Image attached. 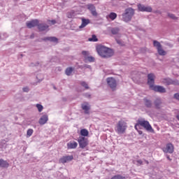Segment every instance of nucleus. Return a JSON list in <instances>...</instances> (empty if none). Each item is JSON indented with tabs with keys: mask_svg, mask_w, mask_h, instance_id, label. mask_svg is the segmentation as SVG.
Returning a JSON list of instances; mask_svg holds the SVG:
<instances>
[{
	"mask_svg": "<svg viewBox=\"0 0 179 179\" xmlns=\"http://www.w3.org/2000/svg\"><path fill=\"white\" fill-rule=\"evenodd\" d=\"M96 52L102 58H111L114 55V50L103 45L96 47Z\"/></svg>",
	"mask_w": 179,
	"mask_h": 179,
	"instance_id": "1",
	"label": "nucleus"
},
{
	"mask_svg": "<svg viewBox=\"0 0 179 179\" xmlns=\"http://www.w3.org/2000/svg\"><path fill=\"white\" fill-rule=\"evenodd\" d=\"M143 127L148 131V132H151L152 134H155V129L152 127V125H150V123H149V121L148 120H138L137 123L135 124L134 128L138 131V135H143V131L141 130H138V127Z\"/></svg>",
	"mask_w": 179,
	"mask_h": 179,
	"instance_id": "2",
	"label": "nucleus"
},
{
	"mask_svg": "<svg viewBox=\"0 0 179 179\" xmlns=\"http://www.w3.org/2000/svg\"><path fill=\"white\" fill-rule=\"evenodd\" d=\"M135 15V9L131 7L125 9L124 13L122 15L123 22L128 23L132 20V17Z\"/></svg>",
	"mask_w": 179,
	"mask_h": 179,
	"instance_id": "3",
	"label": "nucleus"
},
{
	"mask_svg": "<svg viewBox=\"0 0 179 179\" xmlns=\"http://www.w3.org/2000/svg\"><path fill=\"white\" fill-rule=\"evenodd\" d=\"M127 127V122L123 120H120L116 125L115 131L118 134H125Z\"/></svg>",
	"mask_w": 179,
	"mask_h": 179,
	"instance_id": "4",
	"label": "nucleus"
},
{
	"mask_svg": "<svg viewBox=\"0 0 179 179\" xmlns=\"http://www.w3.org/2000/svg\"><path fill=\"white\" fill-rule=\"evenodd\" d=\"M81 54L84 57L83 62L85 64H89V62H94V61H96L94 57L89 56V51L83 50Z\"/></svg>",
	"mask_w": 179,
	"mask_h": 179,
	"instance_id": "5",
	"label": "nucleus"
},
{
	"mask_svg": "<svg viewBox=\"0 0 179 179\" xmlns=\"http://www.w3.org/2000/svg\"><path fill=\"white\" fill-rule=\"evenodd\" d=\"M137 9L138 12H148L149 13H152L153 10V8H152V6H145L144 4H142L141 3L137 4Z\"/></svg>",
	"mask_w": 179,
	"mask_h": 179,
	"instance_id": "6",
	"label": "nucleus"
},
{
	"mask_svg": "<svg viewBox=\"0 0 179 179\" xmlns=\"http://www.w3.org/2000/svg\"><path fill=\"white\" fill-rule=\"evenodd\" d=\"M77 141L80 149H85L89 145V139L86 137H78Z\"/></svg>",
	"mask_w": 179,
	"mask_h": 179,
	"instance_id": "7",
	"label": "nucleus"
},
{
	"mask_svg": "<svg viewBox=\"0 0 179 179\" xmlns=\"http://www.w3.org/2000/svg\"><path fill=\"white\" fill-rule=\"evenodd\" d=\"M107 85L110 87L112 90L117 89V80L113 77H108L106 78Z\"/></svg>",
	"mask_w": 179,
	"mask_h": 179,
	"instance_id": "8",
	"label": "nucleus"
},
{
	"mask_svg": "<svg viewBox=\"0 0 179 179\" xmlns=\"http://www.w3.org/2000/svg\"><path fill=\"white\" fill-rule=\"evenodd\" d=\"M162 150L164 153H169L170 155H172V153H174V145L171 143H168L166 144L165 147L162 148Z\"/></svg>",
	"mask_w": 179,
	"mask_h": 179,
	"instance_id": "9",
	"label": "nucleus"
},
{
	"mask_svg": "<svg viewBox=\"0 0 179 179\" xmlns=\"http://www.w3.org/2000/svg\"><path fill=\"white\" fill-rule=\"evenodd\" d=\"M148 81L147 84L150 87V89L152 88L155 85V80L156 79V76H155V73H150L147 76Z\"/></svg>",
	"mask_w": 179,
	"mask_h": 179,
	"instance_id": "10",
	"label": "nucleus"
},
{
	"mask_svg": "<svg viewBox=\"0 0 179 179\" xmlns=\"http://www.w3.org/2000/svg\"><path fill=\"white\" fill-rule=\"evenodd\" d=\"M40 21L37 19L31 20L26 22V26L28 29H33V27H38Z\"/></svg>",
	"mask_w": 179,
	"mask_h": 179,
	"instance_id": "11",
	"label": "nucleus"
},
{
	"mask_svg": "<svg viewBox=\"0 0 179 179\" xmlns=\"http://www.w3.org/2000/svg\"><path fill=\"white\" fill-rule=\"evenodd\" d=\"M151 90H153L156 93H166V88L162 85H154L150 88Z\"/></svg>",
	"mask_w": 179,
	"mask_h": 179,
	"instance_id": "12",
	"label": "nucleus"
},
{
	"mask_svg": "<svg viewBox=\"0 0 179 179\" xmlns=\"http://www.w3.org/2000/svg\"><path fill=\"white\" fill-rule=\"evenodd\" d=\"M38 30L39 31H50V26L46 23H38Z\"/></svg>",
	"mask_w": 179,
	"mask_h": 179,
	"instance_id": "13",
	"label": "nucleus"
},
{
	"mask_svg": "<svg viewBox=\"0 0 179 179\" xmlns=\"http://www.w3.org/2000/svg\"><path fill=\"white\" fill-rule=\"evenodd\" d=\"M164 82L166 83L168 86L170 85H175L176 86L179 85L178 80H173L170 78H164Z\"/></svg>",
	"mask_w": 179,
	"mask_h": 179,
	"instance_id": "14",
	"label": "nucleus"
},
{
	"mask_svg": "<svg viewBox=\"0 0 179 179\" xmlns=\"http://www.w3.org/2000/svg\"><path fill=\"white\" fill-rule=\"evenodd\" d=\"M73 159V155L63 156L59 159V162L62 163V164H65V163H68V162H72Z\"/></svg>",
	"mask_w": 179,
	"mask_h": 179,
	"instance_id": "15",
	"label": "nucleus"
},
{
	"mask_svg": "<svg viewBox=\"0 0 179 179\" xmlns=\"http://www.w3.org/2000/svg\"><path fill=\"white\" fill-rule=\"evenodd\" d=\"M143 101L146 108H152L153 107V102H152V100L148 99L147 97L143 98Z\"/></svg>",
	"mask_w": 179,
	"mask_h": 179,
	"instance_id": "16",
	"label": "nucleus"
},
{
	"mask_svg": "<svg viewBox=\"0 0 179 179\" xmlns=\"http://www.w3.org/2000/svg\"><path fill=\"white\" fill-rule=\"evenodd\" d=\"M48 121V115L45 114L40 117L38 120V124L39 125H45V124H47Z\"/></svg>",
	"mask_w": 179,
	"mask_h": 179,
	"instance_id": "17",
	"label": "nucleus"
},
{
	"mask_svg": "<svg viewBox=\"0 0 179 179\" xmlns=\"http://www.w3.org/2000/svg\"><path fill=\"white\" fill-rule=\"evenodd\" d=\"M42 41H50V43H58V38L55 36H46L41 38Z\"/></svg>",
	"mask_w": 179,
	"mask_h": 179,
	"instance_id": "18",
	"label": "nucleus"
},
{
	"mask_svg": "<svg viewBox=\"0 0 179 179\" xmlns=\"http://www.w3.org/2000/svg\"><path fill=\"white\" fill-rule=\"evenodd\" d=\"M87 9L91 12L92 16H97V11H96V6L93 4H88Z\"/></svg>",
	"mask_w": 179,
	"mask_h": 179,
	"instance_id": "19",
	"label": "nucleus"
},
{
	"mask_svg": "<svg viewBox=\"0 0 179 179\" xmlns=\"http://www.w3.org/2000/svg\"><path fill=\"white\" fill-rule=\"evenodd\" d=\"M81 108L84 110L85 114H90V106L88 102L81 105Z\"/></svg>",
	"mask_w": 179,
	"mask_h": 179,
	"instance_id": "20",
	"label": "nucleus"
},
{
	"mask_svg": "<svg viewBox=\"0 0 179 179\" xmlns=\"http://www.w3.org/2000/svg\"><path fill=\"white\" fill-rule=\"evenodd\" d=\"M162 99L160 98H157L154 101V105L156 110H160V108H162Z\"/></svg>",
	"mask_w": 179,
	"mask_h": 179,
	"instance_id": "21",
	"label": "nucleus"
},
{
	"mask_svg": "<svg viewBox=\"0 0 179 179\" xmlns=\"http://www.w3.org/2000/svg\"><path fill=\"white\" fill-rule=\"evenodd\" d=\"M9 162L3 159H0V169H8Z\"/></svg>",
	"mask_w": 179,
	"mask_h": 179,
	"instance_id": "22",
	"label": "nucleus"
},
{
	"mask_svg": "<svg viewBox=\"0 0 179 179\" xmlns=\"http://www.w3.org/2000/svg\"><path fill=\"white\" fill-rule=\"evenodd\" d=\"M82 23L80 24V26L79 27V29H83L85 27H86L87 26V24H89V23H90V20L89 19H86V18H82Z\"/></svg>",
	"mask_w": 179,
	"mask_h": 179,
	"instance_id": "23",
	"label": "nucleus"
},
{
	"mask_svg": "<svg viewBox=\"0 0 179 179\" xmlns=\"http://www.w3.org/2000/svg\"><path fill=\"white\" fill-rule=\"evenodd\" d=\"M80 135L79 138H87L89 136V131L87 129H82L80 131Z\"/></svg>",
	"mask_w": 179,
	"mask_h": 179,
	"instance_id": "24",
	"label": "nucleus"
},
{
	"mask_svg": "<svg viewBox=\"0 0 179 179\" xmlns=\"http://www.w3.org/2000/svg\"><path fill=\"white\" fill-rule=\"evenodd\" d=\"M68 149H76L78 148V143L76 141H71L67 143Z\"/></svg>",
	"mask_w": 179,
	"mask_h": 179,
	"instance_id": "25",
	"label": "nucleus"
},
{
	"mask_svg": "<svg viewBox=\"0 0 179 179\" xmlns=\"http://www.w3.org/2000/svg\"><path fill=\"white\" fill-rule=\"evenodd\" d=\"M110 32L113 36H116V34H118L120 33V28L119 27H113L110 29Z\"/></svg>",
	"mask_w": 179,
	"mask_h": 179,
	"instance_id": "26",
	"label": "nucleus"
},
{
	"mask_svg": "<svg viewBox=\"0 0 179 179\" xmlns=\"http://www.w3.org/2000/svg\"><path fill=\"white\" fill-rule=\"evenodd\" d=\"M72 72H73V67H68L65 70V74L67 76H71Z\"/></svg>",
	"mask_w": 179,
	"mask_h": 179,
	"instance_id": "27",
	"label": "nucleus"
},
{
	"mask_svg": "<svg viewBox=\"0 0 179 179\" xmlns=\"http://www.w3.org/2000/svg\"><path fill=\"white\" fill-rule=\"evenodd\" d=\"M88 41L96 43V41H99V38H97L96 34H92V37L88 38Z\"/></svg>",
	"mask_w": 179,
	"mask_h": 179,
	"instance_id": "28",
	"label": "nucleus"
},
{
	"mask_svg": "<svg viewBox=\"0 0 179 179\" xmlns=\"http://www.w3.org/2000/svg\"><path fill=\"white\" fill-rule=\"evenodd\" d=\"M157 50V52H158L159 55L164 56V55H166V54H167V52H166L164 50H163L162 47H161Z\"/></svg>",
	"mask_w": 179,
	"mask_h": 179,
	"instance_id": "29",
	"label": "nucleus"
},
{
	"mask_svg": "<svg viewBox=\"0 0 179 179\" xmlns=\"http://www.w3.org/2000/svg\"><path fill=\"white\" fill-rule=\"evenodd\" d=\"M108 16L109 19L112 20H115V19H117V13L114 12L110 13V14Z\"/></svg>",
	"mask_w": 179,
	"mask_h": 179,
	"instance_id": "30",
	"label": "nucleus"
},
{
	"mask_svg": "<svg viewBox=\"0 0 179 179\" xmlns=\"http://www.w3.org/2000/svg\"><path fill=\"white\" fill-rule=\"evenodd\" d=\"M110 179H127V178L121 174H117L113 176Z\"/></svg>",
	"mask_w": 179,
	"mask_h": 179,
	"instance_id": "31",
	"label": "nucleus"
},
{
	"mask_svg": "<svg viewBox=\"0 0 179 179\" xmlns=\"http://www.w3.org/2000/svg\"><path fill=\"white\" fill-rule=\"evenodd\" d=\"M153 45L154 47L157 48V50H159V48H162V44L160 43V42L156 40L153 41Z\"/></svg>",
	"mask_w": 179,
	"mask_h": 179,
	"instance_id": "32",
	"label": "nucleus"
},
{
	"mask_svg": "<svg viewBox=\"0 0 179 179\" xmlns=\"http://www.w3.org/2000/svg\"><path fill=\"white\" fill-rule=\"evenodd\" d=\"M168 17H170V19H172L173 20H178V17L176 16V15L170 13H167Z\"/></svg>",
	"mask_w": 179,
	"mask_h": 179,
	"instance_id": "33",
	"label": "nucleus"
},
{
	"mask_svg": "<svg viewBox=\"0 0 179 179\" xmlns=\"http://www.w3.org/2000/svg\"><path fill=\"white\" fill-rule=\"evenodd\" d=\"M50 62H59V59L57 56H52L51 59H50Z\"/></svg>",
	"mask_w": 179,
	"mask_h": 179,
	"instance_id": "34",
	"label": "nucleus"
},
{
	"mask_svg": "<svg viewBox=\"0 0 179 179\" xmlns=\"http://www.w3.org/2000/svg\"><path fill=\"white\" fill-rule=\"evenodd\" d=\"M33 132H34V130H33V129H29L27 131V138H30V136H31L33 135Z\"/></svg>",
	"mask_w": 179,
	"mask_h": 179,
	"instance_id": "35",
	"label": "nucleus"
},
{
	"mask_svg": "<svg viewBox=\"0 0 179 179\" xmlns=\"http://www.w3.org/2000/svg\"><path fill=\"white\" fill-rule=\"evenodd\" d=\"M36 108L39 113H41V111H43V110L44 109V106H43V105H41L40 103L36 104Z\"/></svg>",
	"mask_w": 179,
	"mask_h": 179,
	"instance_id": "36",
	"label": "nucleus"
},
{
	"mask_svg": "<svg viewBox=\"0 0 179 179\" xmlns=\"http://www.w3.org/2000/svg\"><path fill=\"white\" fill-rule=\"evenodd\" d=\"M80 85L83 87H85V89H89V85H87V83H86V81H82L80 83Z\"/></svg>",
	"mask_w": 179,
	"mask_h": 179,
	"instance_id": "37",
	"label": "nucleus"
},
{
	"mask_svg": "<svg viewBox=\"0 0 179 179\" xmlns=\"http://www.w3.org/2000/svg\"><path fill=\"white\" fill-rule=\"evenodd\" d=\"M5 38H8V34L3 33L0 34V40H5Z\"/></svg>",
	"mask_w": 179,
	"mask_h": 179,
	"instance_id": "38",
	"label": "nucleus"
},
{
	"mask_svg": "<svg viewBox=\"0 0 179 179\" xmlns=\"http://www.w3.org/2000/svg\"><path fill=\"white\" fill-rule=\"evenodd\" d=\"M83 96H84V97H86V99H90V97H92V94H90V93L89 92L84 93Z\"/></svg>",
	"mask_w": 179,
	"mask_h": 179,
	"instance_id": "39",
	"label": "nucleus"
},
{
	"mask_svg": "<svg viewBox=\"0 0 179 179\" xmlns=\"http://www.w3.org/2000/svg\"><path fill=\"white\" fill-rule=\"evenodd\" d=\"M165 45L169 47V48H173L174 47V45L171 43H165Z\"/></svg>",
	"mask_w": 179,
	"mask_h": 179,
	"instance_id": "40",
	"label": "nucleus"
},
{
	"mask_svg": "<svg viewBox=\"0 0 179 179\" xmlns=\"http://www.w3.org/2000/svg\"><path fill=\"white\" fill-rule=\"evenodd\" d=\"M29 91L30 90L28 88V87H24L22 88V92H24V93H29Z\"/></svg>",
	"mask_w": 179,
	"mask_h": 179,
	"instance_id": "41",
	"label": "nucleus"
},
{
	"mask_svg": "<svg viewBox=\"0 0 179 179\" xmlns=\"http://www.w3.org/2000/svg\"><path fill=\"white\" fill-rule=\"evenodd\" d=\"M84 69L92 70V66H90V65H89V64H84Z\"/></svg>",
	"mask_w": 179,
	"mask_h": 179,
	"instance_id": "42",
	"label": "nucleus"
},
{
	"mask_svg": "<svg viewBox=\"0 0 179 179\" xmlns=\"http://www.w3.org/2000/svg\"><path fill=\"white\" fill-rule=\"evenodd\" d=\"M174 99H176V100H178L179 101V93H176L173 95Z\"/></svg>",
	"mask_w": 179,
	"mask_h": 179,
	"instance_id": "43",
	"label": "nucleus"
},
{
	"mask_svg": "<svg viewBox=\"0 0 179 179\" xmlns=\"http://www.w3.org/2000/svg\"><path fill=\"white\" fill-rule=\"evenodd\" d=\"M38 65H40V62H36L35 64L31 63L32 66H38Z\"/></svg>",
	"mask_w": 179,
	"mask_h": 179,
	"instance_id": "44",
	"label": "nucleus"
},
{
	"mask_svg": "<svg viewBox=\"0 0 179 179\" xmlns=\"http://www.w3.org/2000/svg\"><path fill=\"white\" fill-rule=\"evenodd\" d=\"M137 163H138L140 166H142V164H143V162L142 161V159H138V160H137Z\"/></svg>",
	"mask_w": 179,
	"mask_h": 179,
	"instance_id": "45",
	"label": "nucleus"
},
{
	"mask_svg": "<svg viewBox=\"0 0 179 179\" xmlns=\"http://www.w3.org/2000/svg\"><path fill=\"white\" fill-rule=\"evenodd\" d=\"M166 159H168V160H169V162H171V158H170V155H166Z\"/></svg>",
	"mask_w": 179,
	"mask_h": 179,
	"instance_id": "46",
	"label": "nucleus"
},
{
	"mask_svg": "<svg viewBox=\"0 0 179 179\" xmlns=\"http://www.w3.org/2000/svg\"><path fill=\"white\" fill-rule=\"evenodd\" d=\"M50 22H51L52 24H55L57 23V20H52Z\"/></svg>",
	"mask_w": 179,
	"mask_h": 179,
	"instance_id": "47",
	"label": "nucleus"
},
{
	"mask_svg": "<svg viewBox=\"0 0 179 179\" xmlns=\"http://www.w3.org/2000/svg\"><path fill=\"white\" fill-rule=\"evenodd\" d=\"M78 68H79L80 69H85V64L81 65V66H78Z\"/></svg>",
	"mask_w": 179,
	"mask_h": 179,
	"instance_id": "48",
	"label": "nucleus"
},
{
	"mask_svg": "<svg viewBox=\"0 0 179 179\" xmlns=\"http://www.w3.org/2000/svg\"><path fill=\"white\" fill-rule=\"evenodd\" d=\"M117 43L121 45V41L120 40H117L116 41Z\"/></svg>",
	"mask_w": 179,
	"mask_h": 179,
	"instance_id": "49",
	"label": "nucleus"
},
{
	"mask_svg": "<svg viewBox=\"0 0 179 179\" xmlns=\"http://www.w3.org/2000/svg\"><path fill=\"white\" fill-rule=\"evenodd\" d=\"M176 118L179 121V114L176 115Z\"/></svg>",
	"mask_w": 179,
	"mask_h": 179,
	"instance_id": "50",
	"label": "nucleus"
},
{
	"mask_svg": "<svg viewBox=\"0 0 179 179\" xmlns=\"http://www.w3.org/2000/svg\"><path fill=\"white\" fill-rule=\"evenodd\" d=\"M30 38H34V34H31V35L30 36Z\"/></svg>",
	"mask_w": 179,
	"mask_h": 179,
	"instance_id": "51",
	"label": "nucleus"
},
{
	"mask_svg": "<svg viewBox=\"0 0 179 179\" xmlns=\"http://www.w3.org/2000/svg\"><path fill=\"white\" fill-rule=\"evenodd\" d=\"M53 89H54L55 90H57V87L53 86Z\"/></svg>",
	"mask_w": 179,
	"mask_h": 179,
	"instance_id": "52",
	"label": "nucleus"
},
{
	"mask_svg": "<svg viewBox=\"0 0 179 179\" xmlns=\"http://www.w3.org/2000/svg\"><path fill=\"white\" fill-rule=\"evenodd\" d=\"M64 101H66V99L63 98Z\"/></svg>",
	"mask_w": 179,
	"mask_h": 179,
	"instance_id": "53",
	"label": "nucleus"
},
{
	"mask_svg": "<svg viewBox=\"0 0 179 179\" xmlns=\"http://www.w3.org/2000/svg\"><path fill=\"white\" fill-rule=\"evenodd\" d=\"M145 162L147 163V164H149V161H145Z\"/></svg>",
	"mask_w": 179,
	"mask_h": 179,
	"instance_id": "54",
	"label": "nucleus"
},
{
	"mask_svg": "<svg viewBox=\"0 0 179 179\" xmlns=\"http://www.w3.org/2000/svg\"><path fill=\"white\" fill-rule=\"evenodd\" d=\"M28 1H31V0H28Z\"/></svg>",
	"mask_w": 179,
	"mask_h": 179,
	"instance_id": "55",
	"label": "nucleus"
}]
</instances>
